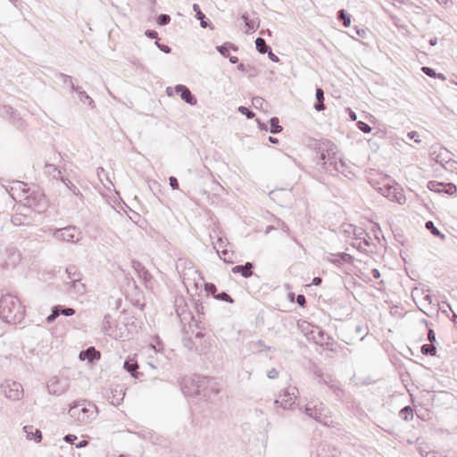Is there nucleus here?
Listing matches in <instances>:
<instances>
[{"mask_svg": "<svg viewBox=\"0 0 457 457\" xmlns=\"http://www.w3.org/2000/svg\"><path fill=\"white\" fill-rule=\"evenodd\" d=\"M320 283H321L320 278L316 277L312 279V284L315 286H319Z\"/></svg>", "mask_w": 457, "mask_h": 457, "instance_id": "nucleus-32", "label": "nucleus"}, {"mask_svg": "<svg viewBox=\"0 0 457 457\" xmlns=\"http://www.w3.org/2000/svg\"><path fill=\"white\" fill-rule=\"evenodd\" d=\"M197 15L199 19L204 17V14L200 11L197 12Z\"/></svg>", "mask_w": 457, "mask_h": 457, "instance_id": "nucleus-37", "label": "nucleus"}, {"mask_svg": "<svg viewBox=\"0 0 457 457\" xmlns=\"http://www.w3.org/2000/svg\"><path fill=\"white\" fill-rule=\"evenodd\" d=\"M218 50L223 55L227 54L228 49L225 46H219Z\"/></svg>", "mask_w": 457, "mask_h": 457, "instance_id": "nucleus-31", "label": "nucleus"}, {"mask_svg": "<svg viewBox=\"0 0 457 457\" xmlns=\"http://www.w3.org/2000/svg\"><path fill=\"white\" fill-rule=\"evenodd\" d=\"M255 45H256V48L257 50L262 53V54H265L267 52V46H266V43H265V40L262 37H258L256 40H255Z\"/></svg>", "mask_w": 457, "mask_h": 457, "instance_id": "nucleus-11", "label": "nucleus"}, {"mask_svg": "<svg viewBox=\"0 0 457 457\" xmlns=\"http://www.w3.org/2000/svg\"><path fill=\"white\" fill-rule=\"evenodd\" d=\"M421 352L423 354H430L433 356L436 353V347L433 345H424L421 347Z\"/></svg>", "mask_w": 457, "mask_h": 457, "instance_id": "nucleus-12", "label": "nucleus"}, {"mask_svg": "<svg viewBox=\"0 0 457 457\" xmlns=\"http://www.w3.org/2000/svg\"><path fill=\"white\" fill-rule=\"evenodd\" d=\"M74 231H75L74 228H63L60 231V237H62L64 239H69L70 237L72 238L74 237L73 236Z\"/></svg>", "mask_w": 457, "mask_h": 457, "instance_id": "nucleus-14", "label": "nucleus"}, {"mask_svg": "<svg viewBox=\"0 0 457 457\" xmlns=\"http://www.w3.org/2000/svg\"><path fill=\"white\" fill-rule=\"evenodd\" d=\"M24 316V308L20 300L12 295H3L0 299V317L9 323H15Z\"/></svg>", "mask_w": 457, "mask_h": 457, "instance_id": "nucleus-1", "label": "nucleus"}, {"mask_svg": "<svg viewBox=\"0 0 457 457\" xmlns=\"http://www.w3.org/2000/svg\"><path fill=\"white\" fill-rule=\"evenodd\" d=\"M350 116H351L352 120H356V114L354 112H352Z\"/></svg>", "mask_w": 457, "mask_h": 457, "instance_id": "nucleus-36", "label": "nucleus"}, {"mask_svg": "<svg viewBox=\"0 0 457 457\" xmlns=\"http://www.w3.org/2000/svg\"><path fill=\"white\" fill-rule=\"evenodd\" d=\"M422 71L427 74L428 76L431 77V78H442L444 79V76L439 74V75H436V73L435 72V71L429 67H423L422 68Z\"/></svg>", "mask_w": 457, "mask_h": 457, "instance_id": "nucleus-16", "label": "nucleus"}, {"mask_svg": "<svg viewBox=\"0 0 457 457\" xmlns=\"http://www.w3.org/2000/svg\"><path fill=\"white\" fill-rule=\"evenodd\" d=\"M253 264L251 262H246L245 265H237L232 268L233 273H241V275L245 278H249L252 276Z\"/></svg>", "mask_w": 457, "mask_h": 457, "instance_id": "nucleus-7", "label": "nucleus"}, {"mask_svg": "<svg viewBox=\"0 0 457 457\" xmlns=\"http://www.w3.org/2000/svg\"><path fill=\"white\" fill-rule=\"evenodd\" d=\"M171 90H172L171 88H168V89H167V93H168V95H169V96H171V95H172Z\"/></svg>", "mask_w": 457, "mask_h": 457, "instance_id": "nucleus-38", "label": "nucleus"}, {"mask_svg": "<svg viewBox=\"0 0 457 457\" xmlns=\"http://www.w3.org/2000/svg\"><path fill=\"white\" fill-rule=\"evenodd\" d=\"M202 26L205 27V22L202 21Z\"/></svg>", "mask_w": 457, "mask_h": 457, "instance_id": "nucleus-42", "label": "nucleus"}, {"mask_svg": "<svg viewBox=\"0 0 457 457\" xmlns=\"http://www.w3.org/2000/svg\"><path fill=\"white\" fill-rule=\"evenodd\" d=\"M101 357L100 352L96 351L94 347H89L86 351L79 353L81 360H88L90 362L94 360H99Z\"/></svg>", "mask_w": 457, "mask_h": 457, "instance_id": "nucleus-6", "label": "nucleus"}, {"mask_svg": "<svg viewBox=\"0 0 457 457\" xmlns=\"http://www.w3.org/2000/svg\"><path fill=\"white\" fill-rule=\"evenodd\" d=\"M23 429L27 434L28 439L34 440L36 442L41 441L42 435L39 429L34 428L33 426H25Z\"/></svg>", "mask_w": 457, "mask_h": 457, "instance_id": "nucleus-8", "label": "nucleus"}, {"mask_svg": "<svg viewBox=\"0 0 457 457\" xmlns=\"http://www.w3.org/2000/svg\"><path fill=\"white\" fill-rule=\"evenodd\" d=\"M269 140H270L271 143H274V144L278 143V139H277V138H274V137H269Z\"/></svg>", "mask_w": 457, "mask_h": 457, "instance_id": "nucleus-35", "label": "nucleus"}, {"mask_svg": "<svg viewBox=\"0 0 457 457\" xmlns=\"http://www.w3.org/2000/svg\"><path fill=\"white\" fill-rule=\"evenodd\" d=\"M426 228L431 231V233L436 237H444V235L440 233V231L434 226V223L429 220L426 223Z\"/></svg>", "mask_w": 457, "mask_h": 457, "instance_id": "nucleus-13", "label": "nucleus"}, {"mask_svg": "<svg viewBox=\"0 0 457 457\" xmlns=\"http://www.w3.org/2000/svg\"><path fill=\"white\" fill-rule=\"evenodd\" d=\"M124 368L129 371V372H135L137 368H138V365L137 362H134V363H130L129 361H125L124 363Z\"/></svg>", "mask_w": 457, "mask_h": 457, "instance_id": "nucleus-18", "label": "nucleus"}, {"mask_svg": "<svg viewBox=\"0 0 457 457\" xmlns=\"http://www.w3.org/2000/svg\"><path fill=\"white\" fill-rule=\"evenodd\" d=\"M416 134H417V132H415V131H411V132H410V133L408 134V137H409L410 138H414Z\"/></svg>", "mask_w": 457, "mask_h": 457, "instance_id": "nucleus-34", "label": "nucleus"}, {"mask_svg": "<svg viewBox=\"0 0 457 457\" xmlns=\"http://www.w3.org/2000/svg\"><path fill=\"white\" fill-rule=\"evenodd\" d=\"M316 98L318 101V104H315L314 108L316 111H323L325 110V105L323 104L324 101V93L321 88H317L316 90Z\"/></svg>", "mask_w": 457, "mask_h": 457, "instance_id": "nucleus-9", "label": "nucleus"}, {"mask_svg": "<svg viewBox=\"0 0 457 457\" xmlns=\"http://www.w3.org/2000/svg\"><path fill=\"white\" fill-rule=\"evenodd\" d=\"M170 185L173 189H179V182L176 178H174V177L170 178Z\"/></svg>", "mask_w": 457, "mask_h": 457, "instance_id": "nucleus-23", "label": "nucleus"}, {"mask_svg": "<svg viewBox=\"0 0 457 457\" xmlns=\"http://www.w3.org/2000/svg\"><path fill=\"white\" fill-rule=\"evenodd\" d=\"M276 403H280L282 404L283 400L282 399L281 400H277Z\"/></svg>", "mask_w": 457, "mask_h": 457, "instance_id": "nucleus-40", "label": "nucleus"}, {"mask_svg": "<svg viewBox=\"0 0 457 457\" xmlns=\"http://www.w3.org/2000/svg\"><path fill=\"white\" fill-rule=\"evenodd\" d=\"M4 392L7 398L11 400H19L23 395L22 386L18 382H6L4 385Z\"/></svg>", "mask_w": 457, "mask_h": 457, "instance_id": "nucleus-3", "label": "nucleus"}, {"mask_svg": "<svg viewBox=\"0 0 457 457\" xmlns=\"http://www.w3.org/2000/svg\"><path fill=\"white\" fill-rule=\"evenodd\" d=\"M60 312L61 310L59 309V307H55L52 313L47 317L46 320L47 322H53L60 314Z\"/></svg>", "mask_w": 457, "mask_h": 457, "instance_id": "nucleus-17", "label": "nucleus"}, {"mask_svg": "<svg viewBox=\"0 0 457 457\" xmlns=\"http://www.w3.org/2000/svg\"><path fill=\"white\" fill-rule=\"evenodd\" d=\"M428 340L432 343L436 340V335L432 329H429L428 334Z\"/></svg>", "mask_w": 457, "mask_h": 457, "instance_id": "nucleus-28", "label": "nucleus"}, {"mask_svg": "<svg viewBox=\"0 0 457 457\" xmlns=\"http://www.w3.org/2000/svg\"><path fill=\"white\" fill-rule=\"evenodd\" d=\"M238 111L242 113V114H245L246 115L248 118H253L254 116V114L248 110V108L245 107V106H240L238 108Z\"/></svg>", "mask_w": 457, "mask_h": 457, "instance_id": "nucleus-22", "label": "nucleus"}, {"mask_svg": "<svg viewBox=\"0 0 457 457\" xmlns=\"http://www.w3.org/2000/svg\"><path fill=\"white\" fill-rule=\"evenodd\" d=\"M210 288L211 290H214L215 287L213 285H211Z\"/></svg>", "mask_w": 457, "mask_h": 457, "instance_id": "nucleus-39", "label": "nucleus"}, {"mask_svg": "<svg viewBox=\"0 0 457 457\" xmlns=\"http://www.w3.org/2000/svg\"><path fill=\"white\" fill-rule=\"evenodd\" d=\"M372 275H373V277H374V278H378L380 277V273H379V271H378V270H376V269H374V270H372Z\"/></svg>", "mask_w": 457, "mask_h": 457, "instance_id": "nucleus-33", "label": "nucleus"}, {"mask_svg": "<svg viewBox=\"0 0 457 457\" xmlns=\"http://www.w3.org/2000/svg\"><path fill=\"white\" fill-rule=\"evenodd\" d=\"M339 17H340V19L343 20V23H344L345 27L350 26V23H351L350 16L346 15L343 10L340 11Z\"/></svg>", "mask_w": 457, "mask_h": 457, "instance_id": "nucleus-19", "label": "nucleus"}, {"mask_svg": "<svg viewBox=\"0 0 457 457\" xmlns=\"http://www.w3.org/2000/svg\"><path fill=\"white\" fill-rule=\"evenodd\" d=\"M357 126L364 133H370L371 131V128L363 121H359Z\"/></svg>", "mask_w": 457, "mask_h": 457, "instance_id": "nucleus-20", "label": "nucleus"}, {"mask_svg": "<svg viewBox=\"0 0 457 457\" xmlns=\"http://www.w3.org/2000/svg\"><path fill=\"white\" fill-rule=\"evenodd\" d=\"M401 415L402 417L404 419V420H409V419H411L413 414H412V410L411 407H404L402 411H401Z\"/></svg>", "mask_w": 457, "mask_h": 457, "instance_id": "nucleus-15", "label": "nucleus"}, {"mask_svg": "<svg viewBox=\"0 0 457 457\" xmlns=\"http://www.w3.org/2000/svg\"><path fill=\"white\" fill-rule=\"evenodd\" d=\"M196 8H198V6L196 4H195L194 9L196 10Z\"/></svg>", "mask_w": 457, "mask_h": 457, "instance_id": "nucleus-41", "label": "nucleus"}, {"mask_svg": "<svg viewBox=\"0 0 457 457\" xmlns=\"http://www.w3.org/2000/svg\"><path fill=\"white\" fill-rule=\"evenodd\" d=\"M150 38H157L158 33L154 30H148L145 33Z\"/></svg>", "mask_w": 457, "mask_h": 457, "instance_id": "nucleus-27", "label": "nucleus"}, {"mask_svg": "<svg viewBox=\"0 0 457 457\" xmlns=\"http://www.w3.org/2000/svg\"><path fill=\"white\" fill-rule=\"evenodd\" d=\"M69 414L76 425L83 426L90 423L96 418L97 408L93 403L77 404L70 409Z\"/></svg>", "mask_w": 457, "mask_h": 457, "instance_id": "nucleus-2", "label": "nucleus"}, {"mask_svg": "<svg viewBox=\"0 0 457 457\" xmlns=\"http://www.w3.org/2000/svg\"><path fill=\"white\" fill-rule=\"evenodd\" d=\"M87 444H88V443H87V440H82V441H80V442L76 445V447H77V448H82V447L87 446Z\"/></svg>", "mask_w": 457, "mask_h": 457, "instance_id": "nucleus-29", "label": "nucleus"}, {"mask_svg": "<svg viewBox=\"0 0 457 457\" xmlns=\"http://www.w3.org/2000/svg\"><path fill=\"white\" fill-rule=\"evenodd\" d=\"M282 131V127L279 125V120L277 117H274L270 120V132L271 133H279Z\"/></svg>", "mask_w": 457, "mask_h": 457, "instance_id": "nucleus-10", "label": "nucleus"}, {"mask_svg": "<svg viewBox=\"0 0 457 457\" xmlns=\"http://www.w3.org/2000/svg\"><path fill=\"white\" fill-rule=\"evenodd\" d=\"M385 196L392 201H395L400 204H403L406 202V197L403 194V190L397 187H389L385 192Z\"/></svg>", "mask_w": 457, "mask_h": 457, "instance_id": "nucleus-4", "label": "nucleus"}, {"mask_svg": "<svg viewBox=\"0 0 457 457\" xmlns=\"http://www.w3.org/2000/svg\"><path fill=\"white\" fill-rule=\"evenodd\" d=\"M64 439L66 442L73 444L74 441L77 439V436L75 435H67Z\"/></svg>", "mask_w": 457, "mask_h": 457, "instance_id": "nucleus-26", "label": "nucleus"}, {"mask_svg": "<svg viewBox=\"0 0 457 457\" xmlns=\"http://www.w3.org/2000/svg\"><path fill=\"white\" fill-rule=\"evenodd\" d=\"M173 90L176 93L179 94L181 99L185 102L192 105H195L196 104V99L195 98V96H192L190 90L186 86L178 85L173 88Z\"/></svg>", "mask_w": 457, "mask_h": 457, "instance_id": "nucleus-5", "label": "nucleus"}, {"mask_svg": "<svg viewBox=\"0 0 457 457\" xmlns=\"http://www.w3.org/2000/svg\"><path fill=\"white\" fill-rule=\"evenodd\" d=\"M61 312L65 316H71L75 313V310L72 308H66L62 310Z\"/></svg>", "mask_w": 457, "mask_h": 457, "instance_id": "nucleus-24", "label": "nucleus"}, {"mask_svg": "<svg viewBox=\"0 0 457 457\" xmlns=\"http://www.w3.org/2000/svg\"><path fill=\"white\" fill-rule=\"evenodd\" d=\"M296 303H297L300 306H302V307H303V306H304V304H305V297H304V295H297V297H296Z\"/></svg>", "mask_w": 457, "mask_h": 457, "instance_id": "nucleus-25", "label": "nucleus"}, {"mask_svg": "<svg viewBox=\"0 0 457 457\" xmlns=\"http://www.w3.org/2000/svg\"><path fill=\"white\" fill-rule=\"evenodd\" d=\"M158 46H159V48H160L162 51H163V52H165V53H170V47H169V46H164V45H163V46L158 45Z\"/></svg>", "mask_w": 457, "mask_h": 457, "instance_id": "nucleus-30", "label": "nucleus"}, {"mask_svg": "<svg viewBox=\"0 0 457 457\" xmlns=\"http://www.w3.org/2000/svg\"><path fill=\"white\" fill-rule=\"evenodd\" d=\"M170 21V18L169 15L167 14H162L159 18H158V23L160 25H165L167 23H169Z\"/></svg>", "mask_w": 457, "mask_h": 457, "instance_id": "nucleus-21", "label": "nucleus"}]
</instances>
